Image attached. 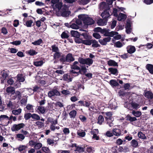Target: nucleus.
<instances>
[{
    "label": "nucleus",
    "mask_w": 153,
    "mask_h": 153,
    "mask_svg": "<svg viewBox=\"0 0 153 153\" xmlns=\"http://www.w3.org/2000/svg\"><path fill=\"white\" fill-rule=\"evenodd\" d=\"M70 72L72 74H76L77 76L80 74H84L86 72L87 69L85 65H81L77 61H75L71 65Z\"/></svg>",
    "instance_id": "1"
},
{
    "label": "nucleus",
    "mask_w": 153,
    "mask_h": 153,
    "mask_svg": "<svg viewBox=\"0 0 153 153\" xmlns=\"http://www.w3.org/2000/svg\"><path fill=\"white\" fill-rule=\"evenodd\" d=\"M17 81L14 83V86L16 88L20 87L21 83L20 82H24L25 80V76L21 74H19L16 77Z\"/></svg>",
    "instance_id": "2"
},
{
    "label": "nucleus",
    "mask_w": 153,
    "mask_h": 153,
    "mask_svg": "<svg viewBox=\"0 0 153 153\" xmlns=\"http://www.w3.org/2000/svg\"><path fill=\"white\" fill-rule=\"evenodd\" d=\"M78 61L79 63L82 65L86 64L89 66H91L93 62V60L89 58L84 59L82 57H79L78 59Z\"/></svg>",
    "instance_id": "3"
},
{
    "label": "nucleus",
    "mask_w": 153,
    "mask_h": 153,
    "mask_svg": "<svg viewBox=\"0 0 153 153\" xmlns=\"http://www.w3.org/2000/svg\"><path fill=\"white\" fill-rule=\"evenodd\" d=\"M80 16H78L79 18L82 20L85 25H91L94 23V21L91 18L89 17H86L84 16L80 17Z\"/></svg>",
    "instance_id": "4"
},
{
    "label": "nucleus",
    "mask_w": 153,
    "mask_h": 153,
    "mask_svg": "<svg viewBox=\"0 0 153 153\" xmlns=\"http://www.w3.org/2000/svg\"><path fill=\"white\" fill-rule=\"evenodd\" d=\"M64 54L59 51L54 53L53 54V60L56 61H60L62 64L63 60L62 59H63Z\"/></svg>",
    "instance_id": "5"
},
{
    "label": "nucleus",
    "mask_w": 153,
    "mask_h": 153,
    "mask_svg": "<svg viewBox=\"0 0 153 153\" xmlns=\"http://www.w3.org/2000/svg\"><path fill=\"white\" fill-rule=\"evenodd\" d=\"M63 60L62 64H64L66 62L70 63L74 61L75 60L74 58L73 57L72 54L71 53H68L65 56L64 54Z\"/></svg>",
    "instance_id": "6"
},
{
    "label": "nucleus",
    "mask_w": 153,
    "mask_h": 153,
    "mask_svg": "<svg viewBox=\"0 0 153 153\" xmlns=\"http://www.w3.org/2000/svg\"><path fill=\"white\" fill-rule=\"evenodd\" d=\"M25 126L23 123H19L18 124H14L11 128V130L12 131H18L21 128H23Z\"/></svg>",
    "instance_id": "7"
},
{
    "label": "nucleus",
    "mask_w": 153,
    "mask_h": 153,
    "mask_svg": "<svg viewBox=\"0 0 153 153\" xmlns=\"http://www.w3.org/2000/svg\"><path fill=\"white\" fill-rule=\"evenodd\" d=\"M48 95L49 97L51 98L55 95L60 96L61 94L58 90L54 89L49 91L48 92Z\"/></svg>",
    "instance_id": "8"
},
{
    "label": "nucleus",
    "mask_w": 153,
    "mask_h": 153,
    "mask_svg": "<svg viewBox=\"0 0 153 153\" xmlns=\"http://www.w3.org/2000/svg\"><path fill=\"white\" fill-rule=\"evenodd\" d=\"M111 38L109 37L105 38L103 39H99V42L100 44L102 45H106L107 42H110Z\"/></svg>",
    "instance_id": "9"
},
{
    "label": "nucleus",
    "mask_w": 153,
    "mask_h": 153,
    "mask_svg": "<svg viewBox=\"0 0 153 153\" xmlns=\"http://www.w3.org/2000/svg\"><path fill=\"white\" fill-rule=\"evenodd\" d=\"M101 16L104 19L108 20V18L110 16L109 11L105 10L103 11L101 14Z\"/></svg>",
    "instance_id": "10"
},
{
    "label": "nucleus",
    "mask_w": 153,
    "mask_h": 153,
    "mask_svg": "<svg viewBox=\"0 0 153 153\" xmlns=\"http://www.w3.org/2000/svg\"><path fill=\"white\" fill-rule=\"evenodd\" d=\"M108 71L111 74L115 75H117L118 74V71L116 68H114L112 67L109 68Z\"/></svg>",
    "instance_id": "11"
},
{
    "label": "nucleus",
    "mask_w": 153,
    "mask_h": 153,
    "mask_svg": "<svg viewBox=\"0 0 153 153\" xmlns=\"http://www.w3.org/2000/svg\"><path fill=\"white\" fill-rule=\"evenodd\" d=\"M127 50L128 53L132 54L134 53L136 51V49L134 46L129 45L127 47Z\"/></svg>",
    "instance_id": "12"
},
{
    "label": "nucleus",
    "mask_w": 153,
    "mask_h": 153,
    "mask_svg": "<svg viewBox=\"0 0 153 153\" xmlns=\"http://www.w3.org/2000/svg\"><path fill=\"white\" fill-rule=\"evenodd\" d=\"M114 135L118 137L122 134L121 130L119 128H114L112 130Z\"/></svg>",
    "instance_id": "13"
},
{
    "label": "nucleus",
    "mask_w": 153,
    "mask_h": 153,
    "mask_svg": "<svg viewBox=\"0 0 153 153\" xmlns=\"http://www.w3.org/2000/svg\"><path fill=\"white\" fill-rule=\"evenodd\" d=\"M6 91L8 93H10L12 95H14L15 92V88L12 86L7 88Z\"/></svg>",
    "instance_id": "14"
},
{
    "label": "nucleus",
    "mask_w": 153,
    "mask_h": 153,
    "mask_svg": "<svg viewBox=\"0 0 153 153\" xmlns=\"http://www.w3.org/2000/svg\"><path fill=\"white\" fill-rule=\"evenodd\" d=\"M146 68L150 73L153 74V65L151 64H148L146 66Z\"/></svg>",
    "instance_id": "15"
},
{
    "label": "nucleus",
    "mask_w": 153,
    "mask_h": 153,
    "mask_svg": "<svg viewBox=\"0 0 153 153\" xmlns=\"http://www.w3.org/2000/svg\"><path fill=\"white\" fill-rule=\"evenodd\" d=\"M62 78L64 80L68 82H71L72 80V79L70 75L66 74H64Z\"/></svg>",
    "instance_id": "16"
},
{
    "label": "nucleus",
    "mask_w": 153,
    "mask_h": 153,
    "mask_svg": "<svg viewBox=\"0 0 153 153\" xmlns=\"http://www.w3.org/2000/svg\"><path fill=\"white\" fill-rule=\"evenodd\" d=\"M145 96L149 99L152 100L153 98V94L151 91H148L145 92Z\"/></svg>",
    "instance_id": "17"
},
{
    "label": "nucleus",
    "mask_w": 153,
    "mask_h": 153,
    "mask_svg": "<svg viewBox=\"0 0 153 153\" xmlns=\"http://www.w3.org/2000/svg\"><path fill=\"white\" fill-rule=\"evenodd\" d=\"M71 33L72 36L76 38H79L80 36V33H79L77 31L71 30Z\"/></svg>",
    "instance_id": "18"
},
{
    "label": "nucleus",
    "mask_w": 153,
    "mask_h": 153,
    "mask_svg": "<svg viewBox=\"0 0 153 153\" xmlns=\"http://www.w3.org/2000/svg\"><path fill=\"white\" fill-rule=\"evenodd\" d=\"M107 64L109 66L118 67V66L117 63L112 60H109L108 61Z\"/></svg>",
    "instance_id": "19"
},
{
    "label": "nucleus",
    "mask_w": 153,
    "mask_h": 153,
    "mask_svg": "<svg viewBox=\"0 0 153 153\" xmlns=\"http://www.w3.org/2000/svg\"><path fill=\"white\" fill-rule=\"evenodd\" d=\"M85 146L82 147L77 146L74 151H77L79 153H82L85 151Z\"/></svg>",
    "instance_id": "20"
},
{
    "label": "nucleus",
    "mask_w": 153,
    "mask_h": 153,
    "mask_svg": "<svg viewBox=\"0 0 153 153\" xmlns=\"http://www.w3.org/2000/svg\"><path fill=\"white\" fill-rule=\"evenodd\" d=\"M109 83L113 87L119 85V83L115 79H111L109 82Z\"/></svg>",
    "instance_id": "21"
},
{
    "label": "nucleus",
    "mask_w": 153,
    "mask_h": 153,
    "mask_svg": "<svg viewBox=\"0 0 153 153\" xmlns=\"http://www.w3.org/2000/svg\"><path fill=\"white\" fill-rule=\"evenodd\" d=\"M126 120H129L130 122H133L137 120V119L135 117H131L129 114H128L126 117Z\"/></svg>",
    "instance_id": "22"
},
{
    "label": "nucleus",
    "mask_w": 153,
    "mask_h": 153,
    "mask_svg": "<svg viewBox=\"0 0 153 153\" xmlns=\"http://www.w3.org/2000/svg\"><path fill=\"white\" fill-rule=\"evenodd\" d=\"M73 88L74 89H79L81 88H82L83 89H84V85L79 82L76 83V85L75 86H74Z\"/></svg>",
    "instance_id": "23"
},
{
    "label": "nucleus",
    "mask_w": 153,
    "mask_h": 153,
    "mask_svg": "<svg viewBox=\"0 0 153 153\" xmlns=\"http://www.w3.org/2000/svg\"><path fill=\"white\" fill-rule=\"evenodd\" d=\"M91 42V44H92V48H97L100 47V45L98 43V42L95 39H92Z\"/></svg>",
    "instance_id": "24"
},
{
    "label": "nucleus",
    "mask_w": 153,
    "mask_h": 153,
    "mask_svg": "<svg viewBox=\"0 0 153 153\" xmlns=\"http://www.w3.org/2000/svg\"><path fill=\"white\" fill-rule=\"evenodd\" d=\"M132 114L136 117H139L141 116L142 114V113L140 111H136L134 110H133L132 112Z\"/></svg>",
    "instance_id": "25"
},
{
    "label": "nucleus",
    "mask_w": 153,
    "mask_h": 153,
    "mask_svg": "<svg viewBox=\"0 0 153 153\" xmlns=\"http://www.w3.org/2000/svg\"><path fill=\"white\" fill-rule=\"evenodd\" d=\"M77 114L76 111L75 110H73L71 111L69 113V115L71 118L74 119L75 118Z\"/></svg>",
    "instance_id": "26"
},
{
    "label": "nucleus",
    "mask_w": 153,
    "mask_h": 153,
    "mask_svg": "<svg viewBox=\"0 0 153 153\" xmlns=\"http://www.w3.org/2000/svg\"><path fill=\"white\" fill-rule=\"evenodd\" d=\"M107 22V20L105 19H100L97 22V24L98 25H103Z\"/></svg>",
    "instance_id": "27"
},
{
    "label": "nucleus",
    "mask_w": 153,
    "mask_h": 153,
    "mask_svg": "<svg viewBox=\"0 0 153 153\" xmlns=\"http://www.w3.org/2000/svg\"><path fill=\"white\" fill-rule=\"evenodd\" d=\"M43 63L44 62L42 60L35 61L33 62V65L36 67L41 66L43 65Z\"/></svg>",
    "instance_id": "28"
},
{
    "label": "nucleus",
    "mask_w": 153,
    "mask_h": 153,
    "mask_svg": "<svg viewBox=\"0 0 153 153\" xmlns=\"http://www.w3.org/2000/svg\"><path fill=\"white\" fill-rule=\"evenodd\" d=\"M97 120V123L100 125L102 124L104 121V118L103 116L102 115H100L98 117Z\"/></svg>",
    "instance_id": "29"
},
{
    "label": "nucleus",
    "mask_w": 153,
    "mask_h": 153,
    "mask_svg": "<svg viewBox=\"0 0 153 153\" xmlns=\"http://www.w3.org/2000/svg\"><path fill=\"white\" fill-rule=\"evenodd\" d=\"M35 124L36 126H37L39 128H41L45 126L44 123L39 121L36 122Z\"/></svg>",
    "instance_id": "30"
},
{
    "label": "nucleus",
    "mask_w": 153,
    "mask_h": 153,
    "mask_svg": "<svg viewBox=\"0 0 153 153\" xmlns=\"http://www.w3.org/2000/svg\"><path fill=\"white\" fill-rule=\"evenodd\" d=\"M27 52V53L31 56H34L37 53V52H36L35 50L33 49H30Z\"/></svg>",
    "instance_id": "31"
},
{
    "label": "nucleus",
    "mask_w": 153,
    "mask_h": 153,
    "mask_svg": "<svg viewBox=\"0 0 153 153\" xmlns=\"http://www.w3.org/2000/svg\"><path fill=\"white\" fill-rule=\"evenodd\" d=\"M91 40L86 39L85 40H83L82 43L86 45H90L91 44Z\"/></svg>",
    "instance_id": "32"
},
{
    "label": "nucleus",
    "mask_w": 153,
    "mask_h": 153,
    "mask_svg": "<svg viewBox=\"0 0 153 153\" xmlns=\"http://www.w3.org/2000/svg\"><path fill=\"white\" fill-rule=\"evenodd\" d=\"M130 104L132 107L134 109H137L139 108V105L135 102H132Z\"/></svg>",
    "instance_id": "33"
},
{
    "label": "nucleus",
    "mask_w": 153,
    "mask_h": 153,
    "mask_svg": "<svg viewBox=\"0 0 153 153\" xmlns=\"http://www.w3.org/2000/svg\"><path fill=\"white\" fill-rule=\"evenodd\" d=\"M138 136L139 138L143 140H145L146 139V137L145 136V134L141 131H140L138 132Z\"/></svg>",
    "instance_id": "34"
},
{
    "label": "nucleus",
    "mask_w": 153,
    "mask_h": 153,
    "mask_svg": "<svg viewBox=\"0 0 153 153\" xmlns=\"http://www.w3.org/2000/svg\"><path fill=\"white\" fill-rule=\"evenodd\" d=\"M80 36H82L83 38H81V39H90V36L86 32H84L82 33H80Z\"/></svg>",
    "instance_id": "35"
},
{
    "label": "nucleus",
    "mask_w": 153,
    "mask_h": 153,
    "mask_svg": "<svg viewBox=\"0 0 153 153\" xmlns=\"http://www.w3.org/2000/svg\"><path fill=\"white\" fill-rule=\"evenodd\" d=\"M43 42L42 39H40L37 40L33 42L32 43V44L35 45H40Z\"/></svg>",
    "instance_id": "36"
},
{
    "label": "nucleus",
    "mask_w": 153,
    "mask_h": 153,
    "mask_svg": "<svg viewBox=\"0 0 153 153\" xmlns=\"http://www.w3.org/2000/svg\"><path fill=\"white\" fill-rule=\"evenodd\" d=\"M61 37L62 39H68L69 37V35L66 31L62 32L61 35Z\"/></svg>",
    "instance_id": "37"
},
{
    "label": "nucleus",
    "mask_w": 153,
    "mask_h": 153,
    "mask_svg": "<svg viewBox=\"0 0 153 153\" xmlns=\"http://www.w3.org/2000/svg\"><path fill=\"white\" fill-rule=\"evenodd\" d=\"M22 109L19 108L18 109L13 110L12 111V113L14 115H19L21 113Z\"/></svg>",
    "instance_id": "38"
},
{
    "label": "nucleus",
    "mask_w": 153,
    "mask_h": 153,
    "mask_svg": "<svg viewBox=\"0 0 153 153\" xmlns=\"http://www.w3.org/2000/svg\"><path fill=\"white\" fill-rule=\"evenodd\" d=\"M38 106V110L42 114H44L45 111V109L44 107L41 106Z\"/></svg>",
    "instance_id": "39"
},
{
    "label": "nucleus",
    "mask_w": 153,
    "mask_h": 153,
    "mask_svg": "<svg viewBox=\"0 0 153 153\" xmlns=\"http://www.w3.org/2000/svg\"><path fill=\"white\" fill-rule=\"evenodd\" d=\"M51 47L52 48V52H54V53L59 51V48L55 45H52Z\"/></svg>",
    "instance_id": "40"
},
{
    "label": "nucleus",
    "mask_w": 153,
    "mask_h": 153,
    "mask_svg": "<svg viewBox=\"0 0 153 153\" xmlns=\"http://www.w3.org/2000/svg\"><path fill=\"white\" fill-rule=\"evenodd\" d=\"M27 148V146L23 145H20L19 147L17 148V149H18L19 152H21L25 150Z\"/></svg>",
    "instance_id": "41"
},
{
    "label": "nucleus",
    "mask_w": 153,
    "mask_h": 153,
    "mask_svg": "<svg viewBox=\"0 0 153 153\" xmlns=\"http://www.w3.org/2000/svg\"><path fill=\"white\" fill-rule=\"evenodd\" d=\"M131 146L134 148H136L137 146V141L134 139L131 142Z\"/></svg>",
    "instance_id": "42"
},
{
    "label": "nucleus",
    "mask_w": 153,
    "mask_h": 153,
    "mask_svg": "<svg viewBox=\"0 0 153 153\" xmlns=\"http://www.w3.org/2000/svg\"><path fill=\"white\" fill-rule=\"evenodd\" d=\"M41 150L45 153H51L50 150L48 147L43 146L42 147Z\"/></svg>",
    "instance_id": "43"
},
{
    "label": "nucleus",
    "mask_w": 153,
    "mask_h": 153,
    "mask_svg": "<svg viewBox=\"0 0 153 153\" xmlns=\"http://www.w3.org/2000/svg\"><path fill=\"white\" fill-rule=\"evenodd\" d=\"M32 118L33 119L35 120H40V116L37 114H32Z\"/></svg>",
    "instance_id": "44"
},
{
    "label": "nucleus",
    "mask_w": 153,
    "mask_h": 153,
    "mask_svg": "<svg viewBox=\"0 0 153 153\" xmlns=\"http://www.w3.org/2000/svg\"><path fill=\"white\" fill-rule=\"evenodd\" d=\"M26 108L27 109L29 110L30 112H33V106L30 104H27L26 105Z\"/></svg>",
    "instance_id": "45"
},
{
    "label": "nucleus",
    "mask_w": 153,
    "mask_h": 153,
    "mask_svg": "<svg viewBox=\"0 0 153 153\" xmlns=\"http://www.w3.org/2000/svg\"><path fill=\"white\" fill-rule=\"evenodd\" d=\"M33 22L32 20H30L27 21L24 24L27 27H31Z\"/></svg>",
    "instance_id": "46"
},
{
    "label": "nucleus",
    "mask_w": 153,
    "mask_h": 153,
    "mask_svg": "<svg viewBox=\"0 0 153 153\" xmlns=\"http://www.w3.org/2000/svg\"><path fill=\"white\" fill-rule=\"evenodd\" d=\"M62 3L61 2H59L56 3L55 4V6L56 8H57L59 10H61L62 7Z\"/></svg>",
    "instance_id": "47"
},
{
    "label": "nucleus",
    "mask_w": 153,
    "mask_h": 153,
    "mask_svg": "<svg viewBox=\"0 0 153 153\" xmlns=\"http://www.w3.org/2000/svg\"><path fill=\"white\" fill-rule=\"evenodd\" d=\"M42 146V144L40 143H37L36 142L34 146V148L36 149H40Z\"/></svg>",
    "instance_id": "48"
},
{
    "label": "nucleus",
    "mask_w": 153,
    "mask_h": 153,
    "mask_svg": "<svg viewBox=\"0 0 153 153\" xmlns=\"http://www.w3.org/2000/svg\"><path fill=\"white\" fill-rule=\"evenodd\" d=\"M123 45L120 41H118L114 43V46L117 48H121L123 46Z\"/></svg>",
    "instance_id": "49"
},
{
    "label": "nucleus",
    "mask_w": 153,
    "mask_h": 153,
    "mask_svg": "<svg viewBox=\"0 0 153 153\" xmlns=\"http://www.w3.org/2000/svg\"><path fill=\"white\" fill-rule=\"evenodd\" d=\"M61 93L66 96L70 94L71 92L69 90L64 89L61 91Z\"/></svg>",
    "instance_id": "50"
},
{
    "label": "nucleus",
    "mask_w": 153,
    "mask_h": 153,
    "mask_svg": "<svg viewBox=\"0 0 153 153\" xmlns=\"http://www.w3.org/2000/svg\"><path fill=\"white\" fill-rule=\"evenodd\" d=\"M32 117V114L30 113H27L25 114L24 118L26 120H27Z\"/></svg>",
    "instance_id": "51"
},
{
    "label": "nucleus",
    "mask_w": 153,
    "mask_h": 153,
    "mask_svg": "<svg viewBox=\"0 0 153 153\" xmlns=\"http://www.w3.org/2000/svg\"><path fill=\"white\" fill-rule=\"evenodd\" d=\"M70 11H65L61 12L62 16L63 17H66L69 14Z\"/></svg>",
    "instance_id": "52"
},
{
    "label": "nucleus",
    "mask_w": 153,
    "mask_h": 153,
    "mask_svg": "<svg viewBox=\"0 0 153 153\" xmlns=\"http://www.w3.org/2000/svg\"><path fill=\"white\" fill-rule=\"evenodd\" d=\"M91 103L88 100L84 101V107L89 108L90 105H91Z\"/></svg>",
    "instance_id": "53"
},
{
    "label": "nucleus",
    "mask_w": 153,
    "mask_h": 153,
    "mask_svg": "<svg viewBox=\"0 0 153 153\" xmlns=\"http://www.w3.org/2000/svg\"><path fill=\"white\" fill-rule=\"evenodd\" d=\"M47 143L48 144L53 146L54 143V140L53 139L48 138L47 139Z\"/></svg>",
    "instance_id": "54"
},
{
    "label": "nucleus",
    "mask_w": 153,
    "mask_h": 153,
    "mask_svg": "<svg viewBox=\"0 0 153 153\" xmlns=\"http://www.w3.org/2000/svg\"><path fill=\"white\" fill-rule=\"evenodd\" d=\"M15 94L16 96L17 97L18 99L19 100H20L21 97V94L20 92L19 91H17L16 92L15 91Z\"/></svg>",
    "instance_id": "55"
},
{
    "label": "nucleus",
    "mask_w": 153,
    "mask_h": 153,
    "mask_svg": "<svg viewBox=\"0 0 153 153\" xmlns=\"http://www.w3.org/2000/svg\"><path fill=\"white\" fill-rule=\"evenodd\" d=\"M79 118L82 122H84L86 121L87 118L86 117L83 115H80L79 116Z\"/></svg>",
    "instance_id": "56"
},
{
    "label": "nucleus",
    "mask_w": 153,
    "mask_h": 153,
    "mask_svg": "<svg viewBox=\"0 0 153 153\" xmlns=\"http://www.w3.org/2000/svg\"><path fill=\"white\" fill-rule=\"evenodd\" d=\"M113 132H111L109 131H107L105 133V135L108 137H111L113 136Z\"/></svg>",
    "instance_id": "57"
},
{
    "label": "nucleus",
    "mask_w": 153,
    "mask_h": 153,
    "mask_svg": "<svg viewBox=\"0 0 153 153\" xmlns=\"http://www.w3.org/2000/svg\"><path fill=\"white\" fill-rule=\"evenodd\" d=\"M93 36L96 39H100L101 38V36L98 33H95L93 34Z\"/></svg>",
    "instance_id": "58"
},
{
    "label": "nucleus",
    "mask_w": 153,
    "mask_h": 153,
    "mask_svg": "<svg viewBox=\"0 0 153 153\" xmlns=\"http://www.w3.org/2000/svg\"><path fill=\"white\" fill-rule=\"evenodd\" d=\"M11 44L16 45H19L21 44V41L20 40H16L14 41L11 42Z\"/></svg>",
    "instance_id": "59"
},
{
    "label": "nucleus",
    "mask_w": 153,
    "mask_h": 153,
    "mask_svg": "<svg viewBox=\"0 0 153 153\" xmlns=\"http://www.w3.org/2000/svg\"><path fill=\"white\" fill-rule=\"evenodd\" d=\"M63 131L65 135L68 134L70 133V130L68 128H63Z\"/></svg>",
    "instance_id": "60"
},
{
    "label": "nucleus",
    "mask_w": 153,
    "mask_h": 153,
    "mask_svg": "<svg viewBox=\"0 0 153 153\" xmlns=\"http://www.w3.org/2000/svg\"><path fill=\"white\" fill-rule=\"evenodd\" d=\"M130 85L129 83H126L123 86V88L125 90H129Z\"/></svg>",
    "instance_id": "61"
},
{
    "label": "nucleus",
    "mask_w": 153,
    "mask_h": 153,
    "mask_svg": "<svg viewBox=\"0 0 153 153\" xmlns=\"http://www.w3.org/2000/svg\"><path fill=\"white\" fill-rule=\"evenodd\" d=\"M19 25V20L16 19L14 21L13 25L14 27H17Z\"/></svg>",
    "instance_id": "62"
},
{
    "label": "nucleus",
    "mask_w": 153,
    "mask_h": 153,
    "mask_svg": "<svg viewBox=\"0 0 153 153\" xmlns=\"http://www.w3.org/2000/svg\"><path fill=\"white\" fill-rule=\"evenodd\" d=\"M117 12L118 10L117 8H113V13L114 16L117 17L118 16Z\"/></svg>",
    "instance_id": "63"
},
{
    "label": "nucleus",
    "mask_w": 153,
    "mask_h": 153,
    "mask_svg": "<svg viewBox=\"0 0 153 153\" xmlns=\"http://www.w3.org/2000/svg\"><path fill=\"white\" fill-rule=\"evenodd\" d=\"M77 134L79 136L82 137H84L85 135V131H79L77 132Z\"/></svg>",
    "instance_id": "64"
}]
</instances>
